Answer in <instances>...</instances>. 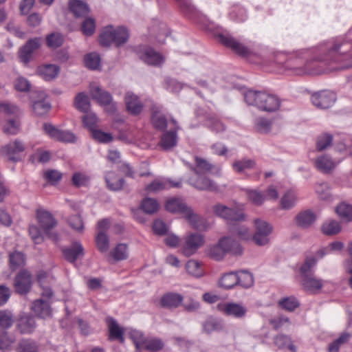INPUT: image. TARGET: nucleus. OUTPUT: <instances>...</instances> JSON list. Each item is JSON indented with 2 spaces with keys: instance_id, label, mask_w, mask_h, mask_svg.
I'll return each mask as SVG.
<instances>
[{
  "instance_id": "36",
  "label": "nucleus",
  "mask_w": 352,
  "mask_h": 352,
  "mask_svg": "<svg viewBox=\"0 0 352 352\" xmlns=\"http://www.w3.org/2000/svg\"><path fill=\"white\" fill-rule=\"evenodd\" d=\"M316 221V215L310 210L300 212L296 217V224L302 228H307Z\"/></svg>"
},
{
  "instance_id": "50",
  "label": "nucleus",
  "mask_w": 352,
  "mask_h": 352,
  "mask_svg": "<svg viewBox=\"0 0 352 352\" xmlns=\"http://www.w3.org/2000/svg\"><path fill=\"white\" fill-rule=\"evenodd\" d=\"M337 214L346 221H352V206L342 203L337 206Z\"/></svg>"
},
{
  "instance_id": "60",
  "label": "nucleus",
  "mask_w": 352,
  "mask_h": 352,
  "mask_svg": "<svg viewBox=\"0 0 352 352\" xmlns=\"http://www.w3.org/2000/svg\"><path fill=\"white\" fill-rule=\"evenodd\" d=\"M96 243L97 248L101 252H106L108 250L109 238L107 235L103 232V231L98 232L96 239Z\"/></svg>"
},
{
  "instance_id": "63",
  "label": "nucleus",
  "mask_w": 352,
  "mask_h": 352,
  "mask_svg": "<svg viewBox=\"0 0 352 352\" xmlns=\"http://www.w3.org/2000/svg\"><path fill=\"white\" fill-rule=\"evenodd\" d=\"M14 86L19 91L27 92L29 91L31 88V83L27 78L23 76H19L14 80Z\"/></svg>"
},
{
  "instance_id": "33",
  "label": "nucleus",
  "mask_w": 352,
  "mask_h": 352,
  "mask_svg": "<svg viewBox=\"0 0 352 352\" xmlns=\"http://www.w3.org/2000/svg\"><path fill=\"white\" fill-rule=\"evenodd\" d=\"M337 163L328 155H322L315 160L316 167L324 173H329L336 166Z\"/></svg>"
},
{
  "instance_id": "47",
  "label": "nucleus",
  "mask_w": 352,
  "mask_h": 352,
  "mask_svg": "<svg viewBox=\"0 0 352 352\" xmlns=\"http://www.w3.org/2000/svg\"><path fill=\"white\" fill-rule=\"evenodd\" d=\"M188 273L196 278H200L204 276V270L200 263L195 260H190L186 265Z\"/></svg>"
},
{
  "instance_id": "27",
  "label": "nucleus",
  "mask_w": 352,
  "mask_h": 352,
  "mask_svg": "<svg viewBox=\"0 0 352 352\" xmlns=\"http://www.w3.org/2000/svg\"><path fill=\"white\" fill-rule=\"evenodd\" d=\"M125 104L127 110L133 115H138L143 108V105L139 100L138 97L130 91L126 94Z\"/></svg>"
},
{
  "instance_id": "23",
  "label": "nucleus",
  "mask_w": 352,
  "mask_h": 352,
  "mask_svg": "<svg viewBox=\"0 0 352 352\" xmlns=\"http://www.w3.org/2000/svg\"><path fill=\"white\" fill-rule=\"evenodd\" d=\"M60 68L56 65L47 64L38 67L37 74L45 81H50L56 78L59 73Z\"/></svg>"
},
{
  "instance_id": "45",
  "label": "nucleus",
  "mask_w": 352,
  "mask_h": 352,
  "mask_svg": "<svg viewBox=\"0 0 352 352\" xmlns=\"http://www.w3.org/2000/svg\"><path fill=\"white\" fill-rule=\"evenodd\" d=\"M76 108L83 113H87L90 108V102L88 96L83 92L79 93L75 98Z\"/></svg>"
},
{
  "instance_id": "5",
  "label": "nucleus",
  "mask_w": 352,
  "mask_h": 352,
  "mask_svg": "<svg viewBox=\"0 0 352 352\" xmlns=\"http://www.w3.org/2000/svg\"><path fill=\"white\" fill-rule=\"evenodd\" d=\"M213 213L227 221L228 223H235L245 220V214L239 208H230L222 204L212 206Z\"/></svg>"
},
{
  "instance_id": "40",
  "label": "nucleus",
  "mask_w": 352,
  "mask_h": 352,
  "mask_svg": "<svg viewBox=\"0 0 352 352\" xmlns=\"http://www.w3.org/2000/svg\"><path fill=\"white\" fill-rule=\"evenodd\" d=\"M221 287L230 289L237 285L236 272H230L224 274L219 281Z\"/></svg>"
},
{
  "instance_id": "62",
  "label": "nucleus",
  "mask_w": 352,
  "mask_h": 352,
  "mask_svg": "<svg viewBox=\"0 0 352 352\" xmlns=\"http://www.w3.org/2000/svg\"><path fill=\"white\" fill-rule=\"evenodd\" d=\"M248 196L250 201L256 206H261L265 200L264 194L256 190H249Z\"/></svg>"
},
{
  "instance_id": "42",
  "label": "nucleus",
  "mask_w": 352,
  "mask_h": 352,
  "mask_svg": "<svg viewBox=\"0 0 352 352\" xmlns=\"http://www.w3.org/2000/svg\"><path fill=\"white\" fill-rule=\"evenodd\" d=\"M237 285L243 288H249L254 284V278L252 274L245 270L236 272Z\"/></svg>"
},
{
  "instance_id": "41",
  "label": "nucleus",
  "mask_w": 352,
  "mask_h": 352,
  "mask_svg": "<svg viewBox=\"0 0 352 352\" xmlns=\"http://www.w3.org/2000/svg\"><path fill=\"white\" fill-rule=\"evenodd\" d=\"M256 162L252 159L243 158L235 160L232 163V168L236 173H243L245 170H250L254 168Z\"/></svg>"
},
{
  "instance_id": "52",
  "label": "nucleus",
  "mask_w": 352,
  "mask_h": 352,
  "mask_svg": "<svg viewBox=\"0 0 352 352\" xmlns=\"http://www.w3.org/2000/svg\"><path fill=\"white\" fill-rule=\"evenodd\" d=\"M14 322L12 314L8 310L0 311V327L8 329L10 328Z\"/></svg>"
},
{
  "instance_id": "7",
  "label": "nucleus",
  "mask_w": 352,
  "mask_h": 352,
  "mask_svg": "<svg viewBox=\"0 0 352 352\" xmlns=\"http://www.w3.org/2000/svg\"><path fill=\"white\" fill-rule=\"evenodd\" d=\"M90 94L94 100L100 105L108 106L107 111L109 113H114L116 111V103L113 102V98L111 94L94 83L90 85Z\"/></svg>"
},
{
  "instance_id": "64",
  "label": "nucleus",
  "mask_w": 352,
  "mask_h": 352,
  "mask_svg": "<svg viewBox=\"0 0 352 352\" xmlns=\"http://www.w3.org/2000/svg\"><path fill=\"white\" fill-rule=\"evenodd\" d=\"M25 263L24 255L19 252H14L10 254V263L13 270L23 265Z\"/></svg>"
},
{
  "instance_id": "44",
  "label": "nucleus",
  "mask_w": 352,
  "mask_h": 352,
  "mask_svg": "<svg viewBox=\"0 0 352 352\" xmlns=\"http://www.w3.org/2000/svg\"><path fill=\"white\" fill-rule=\"evenodd\" d=\"M38 345L31 339H23L19 342L17 352H38Z\"/></svg>"
},
{
  "instance_id": "29",
  "label": "nucleus",
  "mask_w": 352,
  "mask_h": 352,
  "mask_svg": "<svg viewBox=\"0 0 352 352\" xmlns=\"http://www.w3.org/2000/svg\"><path fill=\"white\" fill-rule=\"evenodd\" d=\"M183 296L176 293H168L160 299V305L165 308L173 309L179 307L183 301Z\"/></svg>"
},
{
  "instance_id": "58",
  "label": "nucleus",
  "mask_w": 352,
  "mask_h": 352,
  "mask_svg": "<svg viewBox=\"0 0 352 352\" xmlns=\"http://www.w3.org/2000/svg\"><path fill=\"white\" fill-rule=\"evenodd\" d=\"M81 30L84 35L91 36L96 30V22L93 18H86L81 25Z\"/></svg>"
},
{
  "instance_id": "30",
  "label": "nucleus",
  "mask_w": 352,
  "mask_h": 352,
  "mask_svg": "<svg viewBox=\"0 0 352 352\" xmlns=\"http://www.w3.org/2000/svg\"><path fill=\"white\" fill-rule=\"evenodd\" d=\"M107 188L110 190L118 191L122 189L124 184V179L118 177L113 171L107 172L104 177Z\"/></svg>"
},
{
  "instance_id": "10",
  "label": "nucleus",
  "mask_w": 352,
  "mask_h": 352,
  "mask_svg": "<svg viewBox=\"0 0 352 352\" xmlns=\"http://www.w3.org/2000/svg\"><path fill=\"white\" fill-rule=\"evenodd\" d=\"M217 309L226 316L237 319H242L246 316L248 309L241 302H226L219 303Z\"/></svg>"
},
{
  "instance_id": "20",
  "label": "nucleus",
  "mask_w": 352,
  "mask_h": 352,
  "mask_svg": "<svg viewBox=\"0 0 352 352\" xmlns=\"http://www.w3.org/2000/svg\"><path fill=\"white\" fill-rule=\"evenodd\" d=\"M37 281L42 289L41 298H46L45 300L50 301L54 294L51 289V285L54 282L53 276L45 272H40L37 275Z\"/></svg>"
},
{
  "instance_id": "16",
  "label": "nucleus",
  "mask_w": 352,
  "mask_h": 352,
  "mask_svg": "<svg viewBox=\"0 0 352 352\" xmlns=\"http://www.w3.org/2000/svg\"><path fill=\"white\" fill-rule=\"evenodd\" d=\"M25 150L23 143L19 140H15L12 142H9L1 147L0 152L6 155L9 160L12 162H19L21 160L20 154Z\"/></svg>"
},
{
  "instance_id": "31",
  "label": "nucleus",
  "mask_w": 352,
  "mask_h": 352,
  "mask_svg": "<svg viewBox=\"0 0 352 352\" xmlns=\"http://www.w3.org/2000/svg\"><path fill=\"white\" fill-rule=\"evenodd\" d=\"M69 8L76 17H85L89 12L88 5L80 0H70Z\"/></svg>"
},
{
  "instance_id": "56",
  "label": "nucleus",
  "mask_w": 352,
  "mask_h": 352,
  "mask_svg": "<svg viewBox=\"0 0 352 352\" xmlns=\"http://www.w3.org/2000/svg\"><path fill=\"white\" fill-rule=\"evenodd\" d=\"M168 188V180L157 179L146 187L149 192H156Z\"/></svg>"
},
{
  "instance_id": "24",
  "label": "nucleus",
  "mask_w": 352,
  "mask_h": 352,
  "mask_svg": "<svg viewBox=\"0 0 352 352\" xmlns=\"http://www.w3.org/2000/svg\"><path fill=\"white\" fill-rule=\"evenodd\" d=\"M36 322L34 317L29 315L21 316L16 324V328L22 334H28L34 331Z\"/></svg>"
},
{
  "instance_id": "4",
  "label": "nucleus",
  "mask_w": 352,
  "mask_h": 352,
  "mask_svg": "<svg viewBox=\"0 0 352 352\" xmlns=\"http://www.w3.org/2000/svg\"><path fill=\"white\" fill-rule=\"evenodd\" d=\"M129 38V32L125 27L114 28L113 25H108L101 30L99 41L102 47H109L112 44L120 47L128 41Z\"/></svg>"
},
{
  "instance_id": "19",
  "label": "nucleus",
  "mask_w": 352,
  "mask_h": 352,
  "mask_svg": "<svg viewBox=\"0 0 352 352\" xmlns=\"http://www.w3.org/2000/svg\"><path fill=\"white\" fill-rule=\"evenodd\" d=\"M151 123L153 127L158 130L164 131L167 128V118L163 113L162 107L157 104H153L151 107Z\"/></svg>"
},
{
  "instance_id": "21",
  "label": "nucleus",
  "mask_w": 352,
  "mask_h": 352,
  "mask_svg": "<svg viewBox=\"0 0 352 352\" xmlns=\"http://www.w3.org/2000/svg\"><path fill=\"white\" fill-rule=\"evenodd\" d=\"M40 47V38H34L30 39L21 47L19 56L21 61L25 64L28 63L32 58L33 52Z\"/></svg>"
},
{
  "instance_id": "25",
  "label": "nucleus",
  "mask_w": 352,
  "mask_h": 352,
  "mask_svg": "<svg viewBox=\"0 0 352 352\" xmlns=\"http://www.w3.org/2000/svg\"><path fill=\"white\" fill-rule=\"evenodd\" d=\"M226 254H232L234 255L241 254L242 249L240 244L230 237L223 236L219 240Z\"/></svg>"
},
{
  "instance_id": "54",
  "label": "nucleus",
  "mask_w": 352,
  "mask_h": 352,
  "mask_svg": "<svg viewBox=\"0 0 352 352\" xmlns=\"http://www.w3.org/2000/svg\"><path fill=\"white\" fill-rule=\"evenodd\" d=\"M92 138L100 143L107 144L113 140V136L109 133H106L100 129H95L91 131Z\"/></svg>"
},
{
  "instance_id": "49",
  "label": "nucleus",
  "mask_w": 352,
  "mask_h": 352,
  "mask_svg": "<svg viewBox=\"0 0 352 352\" xmlns=\"http://www.w3.org/2000/svg\"><path fill=\"white\" fill-rule=\"evenodd\" d=\"M84 61L87 68L95 70L100 66V58L98 54L91 52L85 56Z\"/></svg>"
},
{
  "instance_id": "59",
  "label": "nucleus",
  "mask_w": 352,
  "mask_h": 352,
  "mask_svg": "<svg viewBox=\"0 0 352 352\" xmlns=\"http://www.w3.org/2000/svg\"><path fill=\"white\" fill-rule=\"evenodd\" d=\"M333 137L331 135L325 133L318 136L316 142V148L318 151H322L327 148L332 142Z\"/></svg>"
},
{
  "instance_id": "39",
  "label": "nucleus",
  "mask_w": 352,
  "mask_h": 352,
  "mask_svg": "<svg viewBox=\"0 0 352 352\" xmlns=\"http://www.w3.org/2000/svg\"><path fill=\"white\" fill-rule=\"evenodd\" d=\"M277 304L280 308L290 312L300 306V302L293 296L280 298Z\"/></svg>"
},
{
  "instance_id": "35",
  "label": "nucleus",
  "mask_w": 352,
  "mask_h": 352,
  "mask_svg": "<svg viewBox=\"0 0 352 352\" xmlns=\"http://www.w3.org/2000/svg\"><path fill=\"white\" fill-rule=\"evenodd\" d=\"M190 226L197 230H202L205 227V220L203 217L195 213L191 208H188L184 214Z\"/></svg>"
},
{
  "instance_id": "9",
  "label": "nucleus",
  "mask_w": 352,
  "mask_h": 352,
  "mask_svg": "<svg viewBox=\"0 0 352 352\" xmlns=\"http://www.w3.org/2000/svg\"><path fill=\"white\" fill-rule=\"evenodd\" d=\"M45 132L52 139L64 143H76L77 136L69 130H61L51 124H44Z\"/></svg>"
},
{
  "instance_id": "2",
  "label": "nucleus",
  "mask_w": 352,
  "mask_h": 352,
  "mask_svg": "<svg viewBox=\"0 0 352 352\" xmlns=\"http://www.w3.org/2000/svg\"><path fill=\"white\" fill-rule=\"evenodd\" d=\"M195 165L193 166L188 162H185L186 165L196 176L189 177L188 183L199 190L217 192L219 190L217 184L206 176L205 174L210 173L220 175V167L199 156H195Z\"/></svg>"
},
{
  "instance_id": "57",
  "label": "nucleus",
  "mask_w": 352,
  "mask_h": 352,
  "mask_svg": "<svg viewBox=\"0 0 352 352\" xmlns=\"http://www.w3.org/2000/svg\"><path fill=\"white\" fill-rule=\"evenodd\" d=\"M47 45L51 48H57L63 43V35L60 33L54 32L46 37Z\"/></svg>"
},
{
  "instance_id": "11",
  "label": "nucleus",
  "mask_w": 352,
  "mask_h": 352,
  "mask_svg": "<svg viewBox=\"0 0 352 352\" xmlns=\"http://www.w3.org/2000/svg\"><path fill=\"white\" fill-rule=\"evenodd\" d=\"M47 95L43 91H34L30 94V100L32 102V108L33 112L38 116L45 115L50 109L51 105L46 100Z\"/></svg>"
},
{
  "instance_id": "43",
  "label": "nucleus",
  "mask_w": 352,
  "mask_h": 352,
  "mask_svg": "<svg viewBox=\"0 0 352 352\" xmlns=\"http://www.w3.org/2000/svg\"><path fill=\"white\" fill-rule=\"evenodd\" d=\"M317 263L315 257H307L300 268V274L301 278L307 276L314 274V267Z\"/></svg>"
},
{
  "instance_id": "3",
  "label": "nucleus",
  "mask_w": 352,
  "mask_h": 352,
  "mask_svg": "<svg viewBox=\"0 0 352 352\" xmlns=\"http://www.w3.org/2000/svg\"><path fill=\"white\" fill-rule=\"evenodd\" d=\"M244 99L249 105H255L267 112L276 111L280 106V100L276 96L266 92L248 91L245 94Z\"/></svg>"
},
{
  "instance_id": "55",
  "label": "nucleus",
  "mask_w": 352,
  "mask_h": 352,
  "mask_svg": "<svg viewBox=\"0 0 352 352\" xmlns=\"http://www.w3.org/2000/svg\"><path fill=\"white\" fill-rule=\"evenodd\" d=\"M208 254L211 258L215 261H221L226 256V253L219 241L217 244L209 248Z\"/></svg>"
},
{
  "instance_id": "26",
  "label": "nucleus",
  "mask_w": 352,
  "mask_h": 352,
  "mask_svg": "<svg viewBox=\"0 0 352 352\" xmlns=\"http://www.w3.org/2000/svg\"><path fill=\"white\" fill-rule=\"evenodd\" d=\"M63 254L67 261L74 263L78 258L83 256L84 249L80 243L75 242L71 247L63 250Z\"/></svg>"
},
{
  "instance_id": "37",
  "label": "nucleus",
  "mask_w": 352,
  "mask_h": 352,
  "mask_svg": "<svg viewBox=\"0 0 352 352\" xmlns=\"http://www.w3.org/2000/svg\"><path fill=\"white\" fill-rule=\"evenodd\" d=\"M177 142V135L176 131H169L162 135L160 144L164 150L168 151L175 146Z\"/></svg>"
},
{
  "instance_id": "22",
  "label": "nucleus",
  "mask_w": 352,
  "mask_h": 352,
  "mask_svg": "<svg viewBox=\"0 0 352 352\" xmlns=\"http://www.w3.org/2000/svg\"><path fill=\"white\" fill-rule=\"evenodd\" d=\"M31 309L37 316L41 318H46L52 315L50 302L43 298L34 300Z\"/></svg>"
},
{
  "instance_id": "38",
  "label": "nucleus",
  "mask_w": 352,
  "mask_h": 352,
  "mask_svg": "<svg viewBox=\"0 0 352 352\" xmlns=\"http://www.w3.org/2000/svg\"><path fill=\"white\" fill-rule=\"evenodd\" d=\"M166 208L170 212L184 214L189 207L182 199L173 198L166 202Z\"/></svg>"
},
{
  "instance_id": "28",
  "label": "nucleus",
  "mask_w": 352,
  "mask_h": 352,
  "mask_svg": "<svg viewBox=\"0 0 352 352\" xmlns=\"http://www.w3.org/2000/svg\"><path fill=\"white\" fill-rule=\"evenodd\" d=\"M106 322L108 325L109 338L111 340H118L120 342H123L124 331L120 327L117 321L112 317H107Z\"/></svg>"
},
{
  "instance_id": "53",
  "label": "nucleus",
  "mask_w": 352,
  "mask_h": 352,
  "mask_svg": "<svg viewBox=\"0 0 352 352\" xmlns=\"http://www.w3.org/2000/svg\"><path fill=\"white\" fill-rule=\"evenodd\" d=\"M0 113H3L8 116H18L21 111L19 108L12 103L8 102H0Z\"/></svg>"
},
{
  "instance_id": "6",
  "label": "nucleus",
  "mask_w": 352,
  "mask_h": 352,
  "mask_svg": "<svg viewBox=\"0 0 352 352\" xmlns=\"http://www.w3.org/2000/svg\"><path fill=\"white\" fill-rule=\"evenodd\" d=\"M204 243L205 237L203 234L197 232L189 233L184 238L182 254L188 257L192 256Z\"/></svg>"
},
{
  "instance_id": "1",
  "label": "nucleus",
  "mask_w": 352,
  "mask_h": 352,
  "mask_svg": "<svg viewBox=\"0 0 352 352\" xmlns=\"http://www.w3.org/2000/svg\"><path fill=\"white\" fill-rule=\"evenodd\" d=\"M307 50H298L291 56L285 63L284 67L287 69L292 70L296 75L319 74L322 69L314 67L315 62H321L325 64L331 63H340L342 65L340 69H348L352 67V48L349 44H330L324 49L320 50V55L314 59H305Z\"/></svg>"
},
{
  "instance_id": "8",
  "label": "nucleus",
  "mask_w": 352,
  "mask_h": 352,
  "mask_svg": "<svg viewBox=\"0 0 352 352\" xmlns=\"http://www.w3.org/2000/svg\"><path fill=\"white\" fill-rule=\"evenodd\" d=\"M255 232L252 235V241L259 246L267 245L270 242V234L272 227L265 221L256 219L254 220Z\"/></svg>"
},
{
  "instance_id": "48",
  "label": "nucleus",
  "mask_w": 352,
  "mask_h": 352,
  "mask_svg": "<svg viewBox=\"0 0 352 352\" xmlns=\"http://www.w3.org/2000/svg\"><path fill=\"white\" fill-rule=\"evenodd\" d=\"M296 203V195L291 190L285 193L280 199V206L283 209L288 210L293 208Z\"/></svg>"
},
{
  "instance_id": "18",
  "label": "nucleus",
  "mask_w": 352,
  "mask_h": 352,
  "mask_svg": "<svg viewBox=\"0 0 352 352\" xmlns=\"http://www.w3.org/2000/svg\"><path fill=\"white\" fill-rule=\"evenodd\" d=\"M336 94L329 91H321L311 96V102L320 109H328L336 102Z\"/></svg>"
},
{
  "instance_id": "17",
  "label": "nucleus",
  "mask_w": 352,
  "mask_h": 352,
  "mask_svg": "<svg viewBox=\"0 0 352 352\" xmlns=\"http://www.w3.org/2000/svg\"><path fill=\"white\" fill-rule=\"evenodd\" d=\"M32 284L31 274L25 270H21L14 278L15 291L21 295L28 294L30 291Z\"/></svg>"
},
{
  "instance_id": "32",
  "label": "nucleus",
  "mask_w": 352,
  "mask_h": 352,
  "mask_svg": "<svg viewBox=\"0 0 352 352\" xmlns=\"http://www.w3.org/2000/svg\"><path fill=\"white\" fill-rule=\"evenodd\" d=\"M323 283L322 279L316 278L314 274L302 278V285L306 291L318 292L322 287Z\"/></svg>"
},
{
  "instance_id": "14",
  "label": "nucleus",
  "mask_w": 352,
  "mask_h": 352,
  "mask_svg": "<svg viewBox=\"0 0 352 352\" xmlns=\"http://www.w3.org/2000/svg\"><path fill=\"white\" fill-rule=\"evenodd\" d=\"M219 41L228 47L231 48L235 53L243 57H248L252 54L250 48L244 45L230 35L219 34Z\"/></svg>"
},
{
  "instance_id": "34",
  "label": "nucleus",
  "mask_w": 352,
  "mask_h": 352,
  "mask_svg": "<svg viewBox=\"0 0 352 352\" xmlns=\"http://www.w3.org/2000/svg\"><path fill=\"white\" fill-rule=\"evenodd\" d=\"M223 320L217 318H208L202 324V330L207 334L214 331H220L223 329Z\"/></svg>"
},
{
  "instance_id": "51",
  "label": "nucleus",
  "mask_w": 352,
  "mask_h": 352,
  "mask_svg": "<svg viewBox=\"0 0 352 352\" xmlns=\"http://www.w3.org/2000/svg\"><path fill=\"white\" fill-rule=\"evenodd\" d=\"M141 208L145 213L153 214L157 211L159 204L154 199L145 198L142 202Z\"/></svg>"
},
{
  "instance_id": "15",
  "label": "nucleus",
  "mask_w": 352,
  "mask_h": 352,
  "mask_svg": "<svg viewBox=\"0 0 352 352\" xmlns=\"http://www.w3.org/2000/svg\"><path fill=\"white\" fill-rule=\"evenodd\" d=\"M136 349L140 352L141 350L158 351L163 349L164 342L160 338H146L140 334L139 338L135 340Z\"/></svg>"
},
{
  "instance_id": "13",
  "label": "nucleus",
  "mask_w": 352,
  "mask_h": 352,
  "mask_svg": "<svg viewBox=\"0 0 352 352\" xmlns=\"http://www.w3.org/2000/svg\"><path fill=\"white\" fill-rule=\"evenodd\" d=\"M36 216L39 226L45 234L48 235L50 238L56 241L58 239V235L51 232V230L57 224L52 214L46 210H38Z\"/></svg>"
},
{
  "instance_id": "46",
  "label": "nucleus",
  "mask_w": 352,
  "mask_h": 352,
  "mask_svg": "<svg viewBox=\"0 0 352 352\" xmlns=\"http://www.w3.org/2000/svg\"><path fill=\"white\" fill-rule=\"evenodd\" d=\"M341 230L340 223L335 220L327 221L322 224V232L325 235L331 236L339 233Z\"/></svg>"
},
{
  "instance_id": "12",
  "label": "nucleus",
  "mask_w": 352,
  "mask_h": 352,
  "mask_svg": "<svg viewBox=\"0 0 352 352\" xmlns=\"http://www.w3.org/2000/svg\"><path fill=\"white\" fill-rule=\"evenodd\" d=\"M140 60L148 65L160 67L164 62V57L149 47H141L137 50Z\"/></svg>"
},
{
  "instance_id": "61",
  "label": "nucleus",
  "mask_w": 352,
  "mask_h": 352,
  "mask_svg": "<svg viewBox=\"0 0 352 352\" xmlns=\"http://www.w3.org/2000/svg\"><path fill=\"white\" fill-rule=\"evenodd\" d=\"M113 257L116 261L124 260L128 256V248L125 243L118 244L112 252Z\"/></svg>"
}]
</instances>
